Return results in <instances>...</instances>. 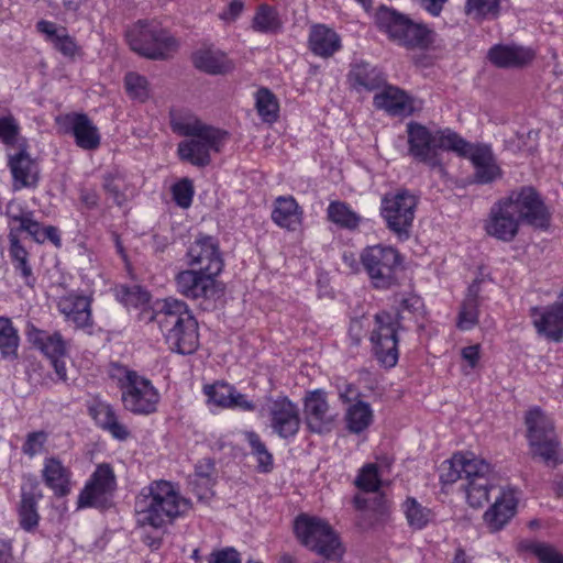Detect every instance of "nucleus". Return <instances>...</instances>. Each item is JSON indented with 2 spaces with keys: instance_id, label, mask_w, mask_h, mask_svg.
Masks as SVG:
<instances>
[{
  "instance_id": "nucleus-64",
  "label": "nucleus",
  "mask_w": 563,
  "mask_h": 563,
  "mask_svg": "<svg viewBox=\"0 0 563 563\" xmlns=\"http://www.w3.org/2000/svg\"><path fill=\"white\" fill-rule=\"evenodd\" d=\"M81 203L88 209H96L99 206L100 197L93 188H81L79 191Z\"/></svg>"
},
{
  "instance_id": "nucleus-19",
  "label": "nucleus",
  "mask_w": 563,
  "mask_h": 563,
  "mask_svg": "<svg viewBox=\"0 0 563 563\" xmlns=\"http://www.w3.org/2000/svg\"><path fill=\"white\" fill-rule=\"evenodd\" d=\"M271 428L282 439L294 438L300 429L299 409L287 397H277L268 402Z\"/></svg>"
},
{
  "instance_id": "nucleus-44",
  "label": "nucleus",
  "mask_w": 563,
  "mask_h": 563,
  "mask_svg": "<svg viewBox=\"0 0 563 563\" xmlns=\"http://www.w3.org/2000/svg\"><path fill=\"white\" fill-rule=\"evenodd\" d=\"M501 0H466L465 14L473 20H493L499 15Z\"/></svg>"
},
{
  "instance_id": "nucleus-24",
  "label": "nucleus",
  "mask_w": 563,
  "mask_h": 563,
  "mask_svg": "<svg viewBox=\"0 0 563 563\" xmlns=\"http://www.w3.org/2000/svg\"><path fill=\"white\" fill-rule=\"evenodd\" d=\"M516 492L512 488H500L499 496L484 514V521L492 532L501 530L515 516L517 508Z\"/></svg>"
},
{
  "instance_id": "nucleus-54",
  "label": "nucleus",
  "mask_w": 563,
  "mask_h": 563,
  "mask_svg": "<svg viewBox=\"0 0 563 563\" xmlns=\"http://www.w3.org/2000/svg\"><path fill=\"white\" fill-rule=\"evenodd\" d=\"M124 84L131 98L142 102L148 98V82L145 77L136 73H129L124 78Z\"/></svg>"
},
{
  "instance_id": "nucleus-42",
  "label": "nucleus",
  "mask_w": 563,
  "mask_h": 563,
  "mask_svg": "<svg viewBox=\"0 0 563 563\" xmlns=\"http://www.w3.org/2000/svg\"><path fill=\"white\" fill-rule=\"evenodd\" d=\"M327 214L331 222L349 230L357 228L361 221L360 216L342 201H332L327 209Z\"/></svg>"
},
{
  "instance_id": "nucleus-45",
  "label": "nucleus",
  "mask_w": 563,
  "mask_h": 563,
  "mask_svg": "<svg viewBox=\"0 0 563 563\" xmlns=\"http://www.w3.org/2000/svg\"><path fill=\"white\" fill-rule=\"evenodd\" d=\"M20 338L11 319L0 317V351L4 357H15Z\"/></svg>"
},
{
  "instance_id": "nucleus-40",
  "label": "nucleus",
  "mask_w": 563,
  "mask_h": 563,
  "mask_svg": "<svg viewBox=\"0 0 563 563\" xmlns=\"http://www.w3.org/2000/svg\"><path fill=\"white\" fill-rule=\"evenodd\" d=\"M346 427L353 433H361L369 427L373 421V410L369 404L357 400L351 405L345 415Z\"/></svg>"
},
{
  "instance_id": "nucleus-3",
  "label": "nucleus",
  "mask_w": 563,
  "mask_h": 563,
  "mask_svg": "<svg viewBox=\"0 0 563 563\" xmlns=\"http://www.w3.org/2000/svg\"><path fill=\"white\" fill-rule=\"evenodd\" d=\"M151 320L157 322L172 351L189 355L198 349V322L184 301L166 299L161 310L152 316Z\"/></svg>"
},
{
  "instance_id": "nucleus-34",
  "label": "nucleus",
  "mask_w": 563,
  "mask_h": 563,
  "mask_svg": "<svg viewBox=\"0 0 563 563\" xmlns=\"http://www.w3.org/2000/svg\"><path fill=\"white\" fill-rule=\"evenodd\" d=\"M27 339L49 360L64 356L66 353V341L57 331L51 333L32 325L27 331Z\"/></svg>"
},
{
  "instance_id": "nucleus-39",
  "label": "nucleus",
  "mask_w": 563,
  "mask_h": 563,
  "mask_svg": "<svg viewBox=\"0 0 563 563\" xmlns=\"http://www.w3.org/2000/svg\"><path fill=\"white\" fill-rule=\"evenodd\" d=\"M95 419L98 424L109 431L114 439L120 441L126 440L130 435L129 430L122 424L113 408L109 405H99L95 409Z\"/></svg>"
},
{
  "instance_id": "nucleus-57",
  "label": "nucleus",
  "mask_w": 563,
  "mask_h": 563,
  "mask_svg": "<svg viewBox=\"0 0 563 563\" xmlns=\"http://www.w3.org/2000/svg\"><path fill=\"white\" fill-rule=\"evenodd\" d=\"M47 440L48 433L43 430L30 432L25 437V441L22 445V452L29 457L42 454L45 450Z\"/></svg>"
},
{
  "instance_id": "nucleus-27",
  "label": "nucleus",
  "mask_w": 563,
  "mask_h": 563,
  "mask_svg": "<svg viewBox=\"0 0 563 563\" xmlns=\"http://www.w3.org/2000/svg\"><path fill=\"white\" fill-rule=\"evenodd\" d=\"M373 103L377 109L398 117L410 115L417 109L415 99L395 86H385L380 92L374 96Z\"/></svg>"
},
{
  "instance_id": "nucleus-33",
  "label": "nucleus",
  "mask_w": 563,
  "mask_h": 563,
  "mask_svg": "<svg viewBox=\"0 0 563 563\" xmlns=\"http://www.w3.org/2000/svg\"><path fill=\"white\" fill-rule=\"evenodd\" d=\"M36 29L46 36V41L51 42L56 51L66 57H74L79 49L76 41L64 26H57L51 21L41 20L36 23Z\"/></svg>"
},
{
  "instance_id": "nucleus-26",
  "label": "nucleus",
  "mask_w": 563,
  "mask_h": 563,
  "mask_svg": "<svg viewBox=\"0 0 563 563\" xmlns=\"http://www.w3.org/2000/svg\"><path fill=\"white\" fill-rule=\"evenodd\" d=\"M530 314L538 334L552 342L563 339V310L551 305L545 308L532 307Z\"/></svg>"
},
{
  "instance_id": "nucleus-15",
  "label": "nucleus",
  "mask_w": 563,
  "mask_h": 563,
  "mask_svg": "<svg viewBox=\"0 0 563 563\" xmlns=\"http://www.w3.org/2000/svg\"><path fill=\"white\" fill-rule=\"evenodd\" d=\"M58 130L63 134H70L75 144L85 150H97L101 143L98 128L86 113L69 112L56 118Z\"/></svg>"
},
{
  "instance_id": "nucleus-21",
  "label": "nucleus",
  "mask_w": 563,
  "mask_h": 563,
  "mask_svg": "<svg viewBox=\"0 0 563 563\" xmlns=\"http://www.w3.org/2000/svg\"><path fill=\"white\" fill-rule=\"evenodd\" d=\"M21 499L16 508L20 527L26 532H34L40 522L37 505L43 492L35 477H27L21 485Z\"/></svg>"
},
{
  "instance_id": "nucleus-16",
  "label": "nucleus",
  "mask_w": 563,
  "mask_h": 563,
  "mask_svg": "<svg viewBox=\"0 0 563 563\" xmlns=\"http://www.w3.org/2000/svg\"><path fill=\"white\" fill-rule=\"evenodd\" d=\"M115 488V475L109 464H100L78 497V508L99 507Z\"/></svg>"
},
{
  "instance_id": "nucleus-31",
  "label": "nucleus",
  "mask_w": 563,
  "mask_h": 563,
  "mask_svg": "<svg viewBox=\"0 0 563 563\" xmlns=\"http://www.w3.org/2000/svg\"><path fill=\"white\" fill-rule=\"evenodd\" d=\"M302 209L292 196L275 199L272 220L280 228L295 231L302 221Z\"/></svg>"
},
{
  "instance_id": "nucleus-6",
  "label": "nucleus",
  "mask_w": 563,
  "mask_h": 563,
  "mask_svg": "<svg viewBox=\"0 0 563 563\" xmlns=\"http://www.w3.org/2000/svg\"><path fill=\"white\" fill-rule=\"evenodd\" d=\"M131 49L154 60L170 58L178 49V41L155 20H140L126 31Z\"/></svg>"
},
{
  "instance_id": "nucleus-50",
  "label": "nucleus",
  "mask_w": 563,
  "mask_h": 563,
  "mask_svg": "<svg viewBox=\"0 0 563 563\" xmlns=\"http://www.w3.org/2000/svg\"><path fill=\"white\" fill-rule=\"evenodd\" d=\"M209 128H211V125L202 123L195 117H179L172 120L173 131L179 135L189 136L190 139L200 135V133Z\"/></svg>"
},
{
  "instance_id": "nucleus-8",
  "label": "nucleus",
  "mask_w": 563,
  "mask_h": 563,
  "mask_svg": "<svg viewBox=\"0 0 563 563\" xmlns=\"http://www.w3.org/2000/svg\"><path fill=\"white\" fill-rule=\"evenodd\" d=\"M525 422L531 456L548 466H556L560 463V442L552 419L534 408L527 412Z\"/></svg>"
},
{
  "instance_id": "nucleus-17",
  "label": "nucleus",
  "mask_w": 563,
  "mask_h": 563,
  "mask_svg": "<svg viewBox=\"0 0 563 563\" xmlns=\"http://www.w3.org/2000/svg\"><path fill=\"white\" fill-rule=\"evenodd\" d=\"M188 264L196 271L217 277L223 269V258L217 240L212 236H200L187 252Z\"/></svg>"
},
{
  "instance_id": "nucleus-37",
  "label": "nucleus",
  "mask_w": 563,
  "mask_h": 563,
  "mask_svg": "<svg viewBox=\"0 0 563 563\" xmlns=\"http://www.w3.org/2000/svg\"><path fill=\"white\" fill-rule=\"evenodd\" d=\"M251 27L257 33L277 34L283 30V21L275 7L262 3L255 10Z\"/></svg>"
},
{
  "instance_id": "nucleus-63",
  "label": "nucleus",
  "mask_w": 563,
  "mask_h": 563,
  "mask_svg": "<svg viewBox=\"0 0 563 563\" xmlns=\"http://www.w3.org/2000/svg\"><path fill=\"white\" fill-rule=\"evenodd\" d=\"M210 563H241L239 552L234 549H225L211 554Z\"/></svg>"
},
{
  "instance_id": "nucleus-10",
  "label": "nucleus",
  "mask_w": 563,
  "mask_h": 563,
  "mask_svg": "<svg viewBox=\"0 0 563 563\" xmlns=\"http://www.w3.org/2000/svg\"><path fill=\"white\" fill-rule=\"evenodd\" d=\"M417 205L418 197L407 189L387 192L382 198L380 216L386 228L399 241H406L410 236Z\"/></svg>"
},
{
  "instance_id": "nucleus-32",
  "label": "nucleus",
  "mask_w": 563,
  "mask_h": 563,
  "mask_svg": "<svg viewBox=\"0 0 563 563\" xmlns=\"http://www.w3.org/2000/svg\"><path fill=\"white\" fill-rule=\"evenodd\" d=\"M194 66L209 75H222L229 73L233 65L227 55L213 47H202L192 54Z\"/></svg>"
},
{
  "instance_id": "nucleus-5",
  "label": "nucleus",
  "mask_w": 563,
  "mask_h": 563,
  "mask_svg": "<svg viewBox=\"0 0 563 563\" xmlns=\"http://www.w3.org/2000/svg\"><path fill=\"white\" fill-rule=\"evenodd\" d=\"M378 29L385 32L390 41L408 51H429L434 46L437 33L422 22H416L408 15L380 7L375 15Z\"/></svg>"
},
{
  "instance_id": "nucleus-23",
  "label": "nucleus",
  "mask_w": 563,
  "mask_h": 563,
  "mask_svg": "<svg viewBox=\"0 0 563 563\" xmlns=\"http://www.w3.org/2000/svg\"><path fill=\"white\" fill-rule=\"evenodd\" d=\"M8 166L13 177L14 190L37 186L40 180L38 165L24 150L9 155Z\"/></svg>"
},
{
  "instance_id": "nucleus-12",
  "label": "nucleus",
  "mask_w": 563,
  "mask_h": 563,
  "mask_svg": "<svg viewBox=\"0 0 563 563\" xmlns=\"http://www.w3.org/2000/svg\"><path fill=\"white\" fill-rule=\"evenodd\" d=\"M120 383L122 401L126 410L136 415H150L156 411L159 394L150 379L134 371H128Z\"/></svg>"
},
{
  "instance_id": "nucleus-20",
  "label": "nucleus",
  "mask_w": 563,
  "mask_h": 563,
  "mask_svg": "<svg viewBox=\"0 0 563 563\" xmlns=\"http://www.w3.org/2000/svg\"><path fill=\"white\" fill-rule=\"evenodd\" d=\"M303 413L307 427L311 432L321 434L331 431L334 416L331 413L327 394L322 389L306 394Z\"/></svg>"
},
{
  "instance_id": "nucleus-60",
  "label": "nucleus",
  "mask_w": 563,
  "mask_h": 563,
  "mask_svg": "<svg viewBox=\"0 0 563 563\" xmlns=\"http://www.w3.org/2000/svg\"><path fill=\"white\" fill-rule=\"evenodd\" d=\"M336 389H338L340 399L344 402H351V401L357 400V398L361 395L358 388L355 385L346 383V382L338 383Z\"/></svg>"
},
{
  "instance_id": "nucleus-41",
  "label": "nucleus",
  "mask_w": 563,
  "mask_h": 563,
  "mask_svg": "<svg viewBox=\"0 0 563 563\" xmlns=\"http://www.w3.org/2000/svg\"><path fill=\"white\" fill-rule=\"evenodd\" d=\"M7 216L9 217V219L11 221L19 223V228L13 229L16 232V234L20 231H24L30 236H32V239L35 242H37V243L43 242V236H44L43 229L44 228H42L41 224L36 220H34L32 211L19 209L16 212H14L12 210V206H9L7 209Z\"/></svg>"
},
{
  "instance_id": "nucleus-14",
  "label": "nucleus",
  "mask_w": 563,
  "mask_h": 563,
  "mask_svg": "<svg viewBox=\"0 0 563 563\" xmlns=\"http://www.w3.org/2000/svg\"><path fill=\"white\" fill-rule=\"evenodd\" d=\"M225 133L213 126L192 139L178 144L177 153L181 161L203 167L210 164L211 152H220Z\"/></svg>"
},
{
  "instance_id": "nucleus-4",
  "label": "nucleus",
  "mask_w": 563,
  "mask_h": 563,
  "mask_svg": "<svg viewBox=\"0 0 563 563\" xmlns=\"http://www.w3.org/2000/svg\"><path fill=\"white\" fill-rule=\"evenodd\" d=\"M407 134L409 155L440 173L444 172L440 151L465 153L467 150V142L451 130L432 133L420 123L409 122Z\"/></svg>"
},
{
  "instance_id": "nucleus-2",
  "label": "nucleus",
  "mask_w": 563,
  "mask_h": 563,
  "mask_svg": "<svg viewBox=\"0 0 563 563\" xmlns=\"http://www.w3.org/2000/svg\"><path fill=\"white\" fill-rule=\"evenodd\" d=\"M190 507L174 484L155 481L142 489L135 500V511L143 525L162 528L183 516Z\"/></svg>"
},
{
  "instance_id": "nucleus-55",
  "label": "nucleus",
  "mask_w": 563,
  "mask_h": 563,
  "mask_svg": "<svg viewBox=\"0 0 563 563\" xmlns=\"http://www.w3.org/2000/svg\"><path fill=\"white\" fill-rule=\"evenodd\" d=\"M440 482L444 485L453 484L462 479V465L460 453L454 454L450 460H445L440 465Z\"/></svg>"
},
{
  "instance_id": "nucleus-35",
  "label": "nucleus",
  "mask_w": 563,
  "mask_h": 563,
  "mask_svg": "<svg viewBox=\"0 0 563 563\" xmlns=\"http://www.w3.org/2000/svg\"><path fill=\"white\" fill-rule=\"evenodd\" d=\"M349 80L357 91H373L383 87L386 79L383 73L368 63H356L349 73Z\"/></svg>"
},
{
  "instance_id": "nucleus-53",
  "label": "nucleus",
  "mask_w": 563,
  "mask_h": 563,
  "mask_svg": "<svg viewBox=\"0 0 563 563\" xmlns=\"http://www.w3.org/2000/svg\"><path fill=\"white\" fill-rule=\"evenodd\" d=\"M394 303L396 305V314L394 318L399 320L400 323L401 320L405 319V312L413 313L422 306L421 299L411 292L396 294L394 296Z\"/></svg>"
},
{
  "instance_id": "nucleus-36",
  "label": "nucleus",
  "mask_w": 563,
  "mask_h": 563,
  "mask_svg": "<svg viewBox=\"0 0 563 563\" xmlns=\"http://www.w3.org/2000/svg\"><path fill=\"white\" fill-rule=\"evenodd\" d=\"M102 189L119 207L123 206L130 197L134 196L135 191L126 176L119 170L109 172L103 175Z\"/></svg>"
},
{
  "instance_id": "nucleus-25",
  "label": "nucleus",
  "mask_w": 563,
  "mask_h": 563,
  "mask_svg": "<svg viewBox=\"0 0 563 563\" xmlns=\"http://www.w3.org/2000/svg\"><path fill=\"white\" fill-rule=\"evenodd\" d=\"M457 154L472 161L475 168L474 177L476 183L488 184L500 176V168L496 164L490 147L486 145L473 146L467 143L465 153Z\"/></svg>"
},
{
  "instance_id": "nucleus-11",
  "label": "nucleus",
  "mask_w": 563,
  "mask_h": 563,
  "mask_svg": "<svg viewBox=\"0 0 563 563\" xmlns=\"http://www.w3.org/2000/svg\"><path fill=\"white\" fill-rule=\"evenodd\" d=\"M460 459L462 479L466 481V500L471 507H483L488 501L489 492L495 488L490 479V465L471 452L460 453Z\"/></svg>"
},
{
  "instance_id": "nucleus-51",
  "label": "nucleus",
  "mask_w": 563,
  "mask_h": 563,
  "mask_svg": "<svg viewBox=\"0 0 563 563\" xmlns=\"http://www.w3.org/2000/svg\"><path fill=\"white\" fill-rule=\"evenodd\" d=\"M354 484L357 488L367 492L374 493L379 489L380 478L378 475V468L376 464L368 463L365 464L361 470L358 475L356 476Z\"/></svg>"
},
{
  "instance_id": "nucleus-56",
  "label": "nucleus",
  "mask_w": 563,
  "mask_h": 563,
  "mask_svg": "<svg viewBox=\"0 0 563 563\" xmlns=\"http://www.w3.org/2000/svg\"><path fill=\"white\" fill-rule=\"evenodd\" d=\"M173 199L177 206L187 209L191 206L195 189L190 179L184 178L173 185L172 187Z\"/></svg>"
},
{
  "instance_id": "nucleus-22",
  "label": "nucleus",
  "mask_w": 563,
  "mask_h": 563,
  "mask_svg": "<svg viewBox=\"0 0 563 563\" xmlns=\"http://www.w3.org/2000/svg\"><path fill=\"white\" fill-rule=\"evenodd\" d=\"M57 308L66 322L75 328L92 327L91 299L89 297L74 291L66 294L58 298Z\"/></svg>"
},
{
  "instance_id": "nucleus-28",
  "label": "nucleus",
  "mask_w": 563,
  "mask_h": 563,
  "mask_svg": "<svg viewBox=\"0 0 563 563\" xmlns=\"http://www.w3.org/2000/svg\"><path fill=\"white\" fill-rule=\"evenodd\" d=\"M488 58L499 68H517L530 64L534 52L517 45H495L489 49Z\"/></svg>"
},
{
  "instance_id": "nucleus-43",
  "label": "nucleus",
  "mask_w": 563,
  "mask_h": 563,
  "mask_svg": "<svg viewBox=\"0 0 563 563\" xmlns=\"http://www.w3.org/2000/svg\"><path fill=\"white\" fill-rule=\"evenodd\" d=\"M402 508L409 526L413 529H423L433 520L434 515L432 510L422 506L413 497H408Z\"/></svg>"
},
{
  "instance_id": "nucleus-49",
  "label": "nucleus",
  "mask_w": 563,
  "mask_h": 563,
  "mask_svg": "<svg viewBox=\"0 0 563 563\" xmlns=\"http://www.w3.org/2000/svg\"><path fill=\"white\" fill-rule=\"evenodd\" d=\"M213 470L214 465L210 461L196 465L195 479L191 482V484L194 485L195 489L202 487L201 490H197L199 498H205L209 494H212L211 488L213 486V479L211 478V475Z\"/></svg>"
},
{
  "instance_id": "nucleus-47",
  "label": "nucleus",
  "mask_w": 563,
  "mask_h": 563,
  "mask_svg": "<svg viewBox=\"0 0 563 563\" xmlns=\"http://www.w3.org/2000/svg\"><path fill=\"white\" fill-rule=\"evenodd\" d=\"M255 106L263 121L273 123L278 119L279 104L269 89L261 88L257 90Z\"/></svg>"
},
{
  "instance_id": "nucleus-61",
  "label": "nucleus",
  "mask_w": 563,
  "mask_h": 563,
  "mask_svg": "<svg viewBox=\"0 0 563 563\" xmlns=\"http://www.w3.org/2000/svg\"><path fill=\"white\" fill-rule=\"evenodd\" d=\"M244 2L242 0H232L228 8L220 13V19L224 22H234L243 12Z\"/></svg>"
},
{
  "instance_id": "nucleus-9",
  "label": "nucleus",
  "mask_w": 563,
  "mask_h": 563,
  "mask_svg": "<svg viewBox=\"0 0 563 563\" xmlns=\"http://www.w3.org/2000/svg\"><path fill=\"white\" fill-rule=\"evenodd\" d=\"M295 533L300 542L327 560H341L344 549L328 522L300 515L295 521Z\"/></svg>"
},
{
  "instance_id": "nucleus-1",
  "label": "nucleus",
  "mask_w": 563,
  "mask_h": 563,
  "mask_svg": "<svg viewBox=\"0 0 563 563\" xmlns=\"http://www.w3.org/2000/svg\"><path fill=\"white\" fill-rule=\"evenodd\" d=\"M550 218V212L538 192L532 187H523L492 206L484 229L489 236L511 242L517 236L522 220L534 228L547 229Z\"/></svg>"
},
{
  "instance_id": "nucleus-58",
  "label": "nucleus",
  "mask_w": 563,
  "mask_h": 563,
  "mask_svg": "<svg viewBox=\"0 0 563 563\" xmlns=\"http://www.w3.org/2000/svg\"><path fill=\"white\" fill-rule=\"evenodd\" d=\"M530 549L541 563H563V556L548 544L534 543Z\"/></svg>"
},
{
  "instance_id": "nucleus-62",
  "label": "nucleus",
  "mask_w": 563,
  "mask_h": 563,
  "mask_svg": "<svg viewBox=\"0 0 563 563\" xmlns=\"http://www.w3.org/2000/svg\"><path fill=\"white\" fill-rule=\"evenodd\" d=\"M232 394L230 409H240L243 411H253L255 409V405L250 401L245 395L239 393L235 387H233Z\"/></svg>"
},
{
  "instance_id": "nucleus-52",
  "label": "nucleus",
  "mask_w": 563,
  "mask_h": 563,
  "mask_svg": "<svg viewBox=\"0 0 563 563\" xmlns=\"http://www.w3.org/2000/svg\"><path fill=\"white\" fill-rule=\"evenodd\" d=\"M247 439L252 448V454L256 456L257 468L263 473L269 472L273 467V456L266 445L254 432L249 433Z\"/></svg>"
},
{
  "instance_id": "nucleus-18",
  "label": "nucleus",
  "mask_w": 563,
  "mask_h": 563,
  "mask_svg": "<svg viewBox=\"0 0 563 563\" xmlns=\"http://www.w3.org/2000/svg\"><path fill=\"white\" fill-rule=\"evenodd\" d=\"M175 282L178 292L189 299H216L221 292L214 276L196 269L179 272Z\"/></svg>"
},
{
  "instance_id": "nucleus-59",
  "label": "nucleus",
  "mask_w": 563,
  "mask_h": 563,
  "mask_svg": "<svg viewBox=\"0 0 563 563\" xmlns=\"http://www.w3.org/2000/svg\"><path fill=\"white\" fill-rule=\"evenodd\" d=\"M19 133V128L12 118L0 119V139L5 144H14Z\"/></svg>"
},
{
  "instance_id": "nucleus-13",
  "label": "nucleus",
  "mask_w": 563,
  "mask_h": 563,
  "mask_svg": "<svg viewBox=\"0 0 563 563\" xmlns=\"http://www.w3.org/2000/svg\"><path fill=\"white\" fill-rule=\"evenodd\" d=\"M399 329L401 323L391 313L382 311L375 314L369 340L376 358L386 367H394L397 364Z\"/></svg>"
},
{
  "instance_id": "nucleus-30",
  "label": "nucleus",
  "mask_w": 563,
  "mask_h": 563,
  "mask_svg": "<svg viewBox=\"0 0 563 563\" xmlns=\"http://www.w3.org/2000/svg\"><path fill=\"white\" fill-rule=\"evenodd\" d=\"M42 477L45 485L54 492L57 497L67 496L71 489V472L60 460L47 457L44 460Z\"/></svg>"
},
{
  "instance_id": "nucleus-38",
  "label": "nucleus",
  "mask_w": 563,
  "mask_h": 563,
  "mask_svg": "<svg viewBox=\"0 0 563 563\" xmlns=\"http://www.w3.org/2000/svg\"><path fill=\"white\" fill-rule=\"evenodd\" d=\"M9 254L12 260L13 266L16 272L20 273L24 279L25 285L32 286L35 280L33 277V271L29 263V253L25 247L20 243L19 235L11 229L9 232Z\"/></svg>"
},
{
  "instance_id": "nucleus-46",
  "label": "nucleus",
  "mask_w": 563,
  "mask_h": 563,
  "mask_svg": "<svg viewBox=\"0 0 563 563\" xmlns=\"http://www.w3.org/2000/svg\"><path fill=\"white\" fill-rule=\"evenodd\" d=\"M468 290L470 294L462 303L457 319V328L463 331L473 329L478 322L477 294L474 291L473 286Z\"/></svg>"
},
{
  "instance_id": "nucleus-7",
  "label": "nucleus",
  "mask_w": 563,
  "mask_h": 563,
  "mask_svg": "<svg viewBox=\"0 0 563 563\" xmlns=\"http://www.w3.org/2000/svg\"><path fill=\"white\" fill-rule=\"evenodd\" d=\"M401 262L398 250L384 244L367 246L360 254L361 266L376 289H388L398 284Z\"/></svg>"
},
{
  "instance_id": "nucleus-48",
  "label": "nucleus",
  "mask_w": 563,
  "mask_h": 563,
  "mask_svg": "<svg viewBox=\"0 0 563 563\" xmlns=\"http://www.w3.org/2000/svg\"><path fill=\"white\" fill-rule=\"evenodd\" d=\"M232 391L233 386L223 382H217L203 387V393L208 398V402L221 408L230 407V399L233 396Z\"/></svg>"
},
{
  "instance_id": "nucleus-29",
  "label": "nucleus",
  "mask_w": 563,
  "mask_h": 563,
  "mask_svg": "<svg viewBox=\"0 0 563 563\" xmlns=\"http://www.w3.org/2000/svg\"><path fill=\"white\" fill-rule=\"evenodd\" d=\"M308 44L310 51L322 58L333 56L342 47L339 34L324 24H314L310 27Z\"/></svg>"
}]
</instances>
